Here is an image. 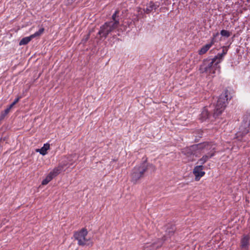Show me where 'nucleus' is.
<instances>
[{"label":"nucleus","mask_w":250,"mask_h":250,"mask_svg":"<svg viewBox=\"0 0 250 250\" xmlns=\"http://www.w3.org/2000/svg\"><path fill=\"white\" fill-rule=\"evenodd\" d=\"M226 54L224 50L221 54H218L214 58L211 60L204 61L203 64L201 66L200 71L202 73L206 72L209 74H215V71L218 70L220 66L219 64L221 61L224 55Z\"/></svg>","instance_id":"obj_1"},{"label":"nucleus","mask_w":250,"mask_h":250,"mask_svg":"<svg viewBox=\"0 0 250 250\" xmlns=\"http://www.w3.org/2000/svg\"><path fill=\"white\" fill-rule=\"evenodd\" d=\"M112 21L105 22L101 26L98 34L101 38H106L108 35L116 29L120 25L119 11L116 10L112 16Z\"/></svg>","instance_id":"obj_2"},{"label":"nucleus","mask_w":250,"mask_h":250,"mask_svg":"<svg viewBox=\"0 0 250 250\" xmlns=\"http://www.w3.org/2000/svg\"><path fill=\"white\" fill-rule=\"evenodd\" d=\"M149 168H151L153 171L156 169L153 165L145 162L134 167L131 173V181L134 184L137 183L140 179L144 176L145 172Z\"/></svg>","instance_id":"obj_3"},{"label":"nucleus","mask_w":250,"mask_h":250,"mask_svg":"<svg viewBox=\"0 0 250 250\" xmlns=\"http://www.w3.org/2000/svg\"><path fill=\"white\" fill-rule=\"evenodd\" d=\"M228 93V91L226 90L218 98L213 114L214 118L217 117L222 113L226 106L228 100L231 99V97L229 96Z\"/></svg>","instance_id":"obj_4"},{"label":"nucleus","mask_w":250,"mask_h":250,"mask_svg":"<svg viewBox=\"0 0 250 250\" xmlns=\"http://www.w3.org/2000/svg\"><path fill=\"white\" fill-rule=\"evenodd\" d=\"M88 231L85 229H82L80 231L75 232L74 237L78 241V244L80 246H92L93 243L91 241L90 237H87Z\"/></svg>","instance_id":"obj_5"},{"label":"nucleus","mask_w":250,"mask_h":250,"mask_svg":"<svg viewBox=\"0 0 250 250\" xmlns=\"http://www.w3.org/2000/svg\"><path fill=\"white\" fill-rule=\"evenodd\" d=\"M250 128V115L244 118L243 123L239 128V131L236 134V138L238 140L246 142L243 137L248 133Z\"/></svg>","instance_id":"obj_6"},{"label":"nucleus","mask_w":250,"mask_h":250,"mask_svg":"<svg viewBox=\"0 0 250 250\" xmlns=\"http://www.w3.org/2000/svg\"><path fill=\"white\" fill-rule=\"evenodd\" d=\"M193 146H197L195 148V150H193V158L199 157L201 153H206L207 151L212 149H214V147H212V145L207 142L200 143L198 144L193 145Z\"/></svg>","instance_id":"obj_7"},{"label":"nucleus","mask_w":250,"mask_h":250,"mask_svg":"<svg viewBox=\"0 0 250 250\" xmlns=\"http://www.w3.org/2000/svg\"><path fill=\"white\" fill-rule=\"evenodd\" d=\"M44 28H41L39 30L29 37L22 38L19 42L20 45L27 44L32 39L40 36L44 32Z\"/></svg>","instance_id":"obj_8"},{"label":"nucleus","mask_w":250,"mask_h":250,"mask_svg":"<svg viewBox=\"0 0 250 250\" xmlns=\"http://www.w3.org/2000/svg\"><path fill=\"white\" fill-rule=\"evenodd\" d=\"M204 167L202 165L197 166L194 167L193 173L195 176V181H198L205 175V172L203 171Z\"/></svg>","instance_id":"obj_9"},{"label":"nucleus","mask_w":250,"mask_h":250,"mask_svg":"<svg viewBox=\"0 0 250 250\" xmlns=\"http://www.w3.org/2000/svg\"><path fill=\"white\" fill-rule=\"evenodd\" d=\"M218 33H217L216 34L213 35V37L211 39V41L210 43L206 44L205 45L203 46L198 51V53L199 55H203L205 54L211 47V46L215 42V38L218 35Z\"/></svg>","instance_id":"obj_10"},{"label":"nucleus","mask_w":250,"mask_h":250,"mask_svg":"<svg viewBox=\"0 0 250 250\" xmlns=\"http://www.w3.org/2000/svg\"><path fill=\"white\" fill-rule=\"evenodd\" d=\"M196 147L193 146L192 145L189 147H185L182 149V153L189 158L188 161H192L194 160V158H193V150Z\"/></svg>","instance_id":"obj_11"},{"label":"nucleus","mask_w":250,"mask_h":250,"mask_svg":"<svg viewBox=\"0 0 250 250\" xmlns=\"http://www.w3.org/2000/svg\"><path fill=\"white\" fill-rule=\"evenodd\" d=\"M158 7V5H156L152 1H150L146 5V7L144 9V11L146 13L149 14L153 10H155Z\"/></svg>","instance_id":"obj_12"},{"label":"nucleus","mask_w":250,"mask_h":250,"mask_svg":"<svg viewBox=\"0 0 250 250\" xmlns=\"http://www.w3.org/2000/svg\"><path fill=\"white\" fill-rule=\"evenodd\" d=\"M214 155V152H209L207 154L204 155L201 159H200L197 163H199L201 165H202L205 164L209 158L213 157Z\"/></svg>","instance_id":"obj_13"},{"label":"nucleus","mask_w":250,"mask_h":250,"mask_svg":"<svg viewBox=\"0 0 250 250\" xmlns=\"http://www.w3.org/2000/svg\"><path fill=\"white\" fill-rule=\"evenodd\" d=\"M209 117V112L208 111L206 107H204L201 115H200V119L202 121H205Z\"/></svg>","instance_id":"obj_14"},{"label":"nucleus","mask_w":250,"mask_h":250,"mask_svg":"<svg viewBox=\"0 0 250 250\" xmlns=\"http://www.w3.org/2000/svg\"><path fill=\"white\" fill-rule=\"evenodd\" d=\"M176 230V228L174 225H169L167 226L166 230V234L170 236L172 235Z\"/></svg>","instance_id":"obj_15"},{"label":"nucleus","mask_w":250,"mask_h":250,"mask_svg":"<svg viewBox=\"0 0 250 250\" xmlns=\"http://www.w3.org/2000/svg\"><path fill=\"white\" fill-rule=\"evenodd\" d=\"M62 166H59L54 168L53 170L50 172L49 174L52 176L53 178H54L60 173V172L62 170Z\"/></svg>","instance_id":"obj_16"},{"label":"nucleus","mask_w":250,"mask_h":250,"mask_svg":"<svg viewBox=\"0 0 250 250\" xmlns=\"http://www.w3.org/2000/svg\"><path fill=\"white\" fill-rule=\"evenodd\" d=\"M50 148V145L49 144H45L43 146L41 149H38L37 151H39L41 154L45 155L47 153V151Z\"/></svg>","instance_id":"obj_17"},{"label":"nucleus","mask_w":250,"mask_h":250,"mask_svg":"<svg viewBox=\"0 0 250 250\" xmlns=\"http://www.w3.org/2000/svg\"><path fill=\"white\" fill-rule=\"evenodd\" d=\"M10 110L7 108L4 111H1L0 115V120H3L5 117L9 113Z\"/></svg>","instance_id":"obj_18"},{"label":"nucleus","mask_w":250,"mask_h":250,"mask_svg":"<svg viewBox=\"0 0 250 250\" xmlns=\"http://www.w3.org/2000/svg\"><path fill=\"white\" fill-rule=\"evenodd\" d=\"M53 178L49 174L47 176L46 178L42 181V185H47Z\"/></svg>","instance_id":"obj_19"},{"label":"nucleus","mask_w":250,"mask_h":250,"mask_svg":"<svg viewBox=\"0 0 250 250\" xmlns=\"http://www.w3.org/2000/svg\"><path fill=\"white\" fill-rule=\"evenodd\" d=\"M220 34L224 37L228 38L230 36V33L229 31L226 30H222L220 32Z\"/></svg>","instance_id":"obj_20"},{"label":"nucleus","mask_w":250,"mask_h":250,"mask_svg":"<svg viewBox=\"0 0 250 250\" xmlns=\"http://www.w3.org/2000/svg\"><path fill=\"white\" fill-rule=\"evenodd\" d=\"M242 247H245L247 245L248 243V239L245 237L242 240Z\"/></svg>","instance_id":"obj_21"},{"label":"nucleus","mask_w":250,"mask_h":250,"mask_svg":"<svg viewBox=\"0 0 250 250\" xmlns=\"http://www.w3.org/2000/svg\"><path fill=\"white\" fill-rule=\"evenodd\" d=\"M90 37V33H88L86 35L84 36L83 40H82V42L83 44L85 43L86 42L88 41Z\"/></svg>","instance_id":"obj_22"},{"label":"nucleus","mask_w":250,"mask_h":250,"mask_svg":"<svg viewBox=\"0 0 250 250\" xmlns=\"http://www.w3.org/2000/svg\"><path fill=\"white\" fill-rule=\"evenodd\" d=\"M20 97H18L17 98H16L14 101L13 102L14 103V104H16L20 100Z\"/></svg>","instance_id":"obj_23"},{"label":"nucleus","mask_w":250,"mask_h":250,"mask_svg":"<svg viewBox=\"0 0 250 250\" xmlns=\"http://www.w3.org/2000/svg\"><path fill=\"white\" fill-rule=\"evenodd\" d=\"M15 105V104H14V103L13 102L9 106V107L7 108L8 109H9L10 110H11V109L14 106V105Z\"/></svg>","instance_id":"obj_24"}]
</instances>
